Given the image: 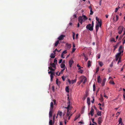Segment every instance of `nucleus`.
I'll return each mask as SVG.
<instances>
[{
    "mask_svg": "<svg viewBox=\"0 0 125 125\" xmlns=\"http://www.w3.org/2000/svg\"><path fill=\"white\" fill-rule=\"evenodd\" d=\"M67 100L68 101V102L67 103L68 106L66 107H64V108L66 109V110H67L66 116L67 117H68V119L69 120L71 116L72 115V114H70V110L72 107L70 105V102L69 98L68 97Z\"/></svg>",
    "mask_w": 125,
    "mask_h": 125,
    "instance_id": "f257e3e1",
    "label": "nucleus"
},
{
    "mask_svg": "<svg viewBox=\"0 0 125 125\" xmlns=\"http://www.w3.org/2000/svg\"><path fill=\"white\" fill-rule=\"evenodd\" d=\"M94 22L93 21H92V25L91 24H89L87 25L86 27V28L87 29L91 31H92L93 30V27L94 26Z\"/></svg>",
    "mask_w": 125,
    "mask_h": 125,
    "instance_id": "f03ea898",
    "label": "nucleus"
},
{
    "mask_svg": "<svg viewBox=\"0 0 125 125\" xmlns=\"http://www.w3.org/2000/svg\"><path fill=\"white\" fill-rule=\"evenodd\" d=\"M86 81L87 79L86 78L85 76H83V77L82 79L80 81L79 83V84L82 82H83V83L84 84Z\"/></svg>",
    "mask_w": 125,
    "mask_h": 125,
    "instance_id": "7ed1b4c3",
    "label": "nucleus"
},
{
    "mask_svg": "<svg viewBox=\"0 0 125 125\" xmlns=\"http://www.w3.org/2000/svg\"><path fill=\"white\" fill-rule=\"evenodd\" d=\"M83 19L82 16H79L78 17V21L82 24L83 22Z\"/></svg>",
    "mask_w": 125,
    "mask_h": 125,
    "instance_id": "20e7f679",
    "label": "nucleus"
},
{
    "mask_svg": "<svg viewBox=\"0 0 125 125\" xmlns=\"http://www.w3.org/2000/svg\"><path fill=\"white\" fill-rule=\"evenodd\" d=\"M65 36L63 35H61L58 38V39L59 40H63Z\"/></svg>",
    "mask_w": 125,
    "mask_h": 125,
    "instance_id": "39448f33",
    "label": "nucleus"
},
{
    "mask_svg": "<svg viewBox=\"0 0 125 125\" xmlns=\"http://www.w3.org/2000/svg\"><path fill=\"white\" fill-rule=\"evenodd\" d=\"M68 81L69 84H73L74 83H75L76 82V79H75L74 80H72L71 81L69 79H68Z\"/></svg>",
    "mask_w": 125,
    "mask_h": 125,
    "instance_id": "423d86ee",
    "label": "nucleus"
},
{
    "mask_svg": "<svg viewBox=\"0 0 125 125\" xmlns=\"http://www.w3.org/2000/svg\"><path fill=\"white\" fill-rule=\"evenodd\" d=\"M74 63V61L73 60L71 59L69 61V64L70 67H72V64Z\"/></svg>",
    "mask_w": 125,
    "mask_h": 125,
    "instance_id": "0eeeda50",
    "label": "nucleus"
},
{
    "mask_svg": "<svg viewBox=\"0 0 125 125\" xmlns=\"http://www.w3.org/2000/svg\"><path fill=\"white\" fill-rule=\"evenodd\" d=\"M120 55V52L118 53L116 55V59L115 60L116 61L118 60L119 57Z\"/></svg>",
    "mask_w": 125,
    "mask_h": 125,
    "instance_id": "6e6552de",
    "label": "nucleus"
},
{
    "mask_svg": "<svg viewBox=\"0 0 125 125\" xmlns=\"http://www.w3.org/2000/svg\"><path fill=\"white\" fill-rule=\"evenodd\" d=\"M62 111H59L58 113L57 116L56 117V118L57 117V116L58 115H59L60 116V117H62Z\"/></svg>",
    "mask_w": 125,
    "mask_h": 125,
    "instance_id": "1a4fd4ad",
    "label": "nucleus"
},
{
    "mask_svg": "<svg viewBox=\"0 0 125 125\" xmlns=\"http://www.w3.org/2000/svg\"><path fill=\"white\" fill-rule=\"evenodd\" d=\"M119 53L120 52V54L122 52H123V51L122 49V45L120 46L119 47Z\"/></svg>",
    "mask_w": 125,
    "mask_h": 125,
    "instance_id": "9d476101",
    "label": "nucleus"
},
{
    "mask_svg": "<svg viewBox=\"0 0 125 125\" xmlns=\"http://www.w3.org/2000/svg\"><path fill=\"white\" fill-rule=\"evenodd\" d=\"M50 111L49 112V117H50L52 116V113L53 111V110L50 109Z\"/></svg>",
    "mask_w": 125,
    "mask_h": 125,
    "instance_id": "9b49d317",
    "label": "nucleus"
},
{
    "mask_svg": "<svg viewBox=\"0 0 125 125\" xmlns=\"http://www.w3.org/2000/svg\"><path fill=\"white\" fill-rule=\"evenodd\" d=\"M94 109L92 108H91V110L90 112V113H89V114H90L91 115V116H93L94 114Z\"/></svg>",
    "mask_w": 125,
    "mask_h": 125,
    "instance_id": "f8f14e48",
    "label": "nucleus"
},
{
    "mask_svg": "<svg viewBox=\"0 0 125 125\" xmlns=\"http://www.w3.org/2000/svg\"><path fill=\"white\" fill-rule=\"evenodd\" d=\"M66 48L68 49H69L71 47L70 44L67 43L66 44Z\"/></svg>",
    "mask_w": 125,
    "mask_h": 125,
    "instance_id": "ddd939ff",
    "label": "nucleus"
},
{
    "mask_svg": "<svg viewBox=\"0 0 125 125\" xmlns=\"http://www.w3.org/2000/svg\"><path fill=\"white\" fill-rule=\"evenodd\" d=\"M61 67L62 68H63V69L61 71L62 72L65 69L64 67L65 66V65L64 64L62 63L61 65Z\"/></svg>",
    "mask_w": 125,
    "mask_h": 125,
    "instance_id": "4468645a",
    "label": "nucleus"
},
{
    "mask_svg": "<svg viewBox=\"0 0 125 125\" xmlns=\"http://www.w3.org/2000/svg\"><path fill=\"white\" fill-rule=\"evenodd\" d=\"M53 103L52 102L51 103H50V109L53 110Z\"/></svg>",
    "mask_w": 125,
    "mask_h": 125,
    "instance_id": "2eb2a0df",
    "label": "nucleus"
},
{
    "mask_svg": "<svg viewBox=\"0 0 125 125\" xmlns=\"http://www.w3.org/2000/svg\"><path fill=\"white\" fill-rule=\"evenodd\" d=\"M98 123L99 124H100L102 122V118L101 117H99L98 120Z\"/></svg>",
    "mask_w": 125,
    "mask_h": 125,
    "instance_id": "dca6fc26",
    "label": "nucleus"
},
{
    "mask_svg": "<svg viewBox=\"0 0 125 125\" xmlns=\"http://www.w3.org/2000/svg\"><path fill=\"white\" fill-rule=\"evenodd\" d=\"M99 28V24H97L95 26L96 31L97 32Z\"/></svg>",
    "mask_w": 125,
    "mask_h": 125,
    "instance_id": "f3484780",
    "label": "nucleus"
},
{
    "mask_svg": "<svg viewBox=\"0 0 125 125\" xmlns=\"http://www.w3.org/2000/svg\"><path fill=\"white\" fill-rule=\"evenodd\" d=\"M87 103L88 105L90 104V98L89 97H88L87 99Z\"/></svg>",
    "mask_w": 125,
    "mask_h": 125,
    "instance_id": "a211bd4d",
    "label": "nucleus"
},
{
    "mask_svg": "<svg viewBox=\"0 0 125 125\" xmlns=\"http://www.w3.org/2000/svg\"><path fill=\"white\" fill-rule=\"evenodd\" d=\"M106 79H104L102 81V86H103L105 84V81H106Z\"/></svg>",
    "mask_w": 125,
    "mask_h": 125,
    "instance_id": "6ab92c4d",
    "label": "nucleus"
},
{
    "mask_svg": "<svg viewBox=\"0 0 125 125\" xmlns=\"http://www.w3.org/2000/svg\"><path fill=\"white\" fill-rule=\"evenodd\" d=\"M55 75V73H54L53 74H51L50 77H51V81H52V79L53 77V75Z\"/></svg>",
    "mask_w": 125,
    "mask_h": 125,
    "instance_id": "aec40b11",
    "label": "nucleus"
},
{
    "mask_svg": "<svg viewBox=\"0 0 125 125\" xmlns=\"http://www.w3.org/2000/svg\"><path fill=\"white\" fill-rule=\"evenodd\" d=\"M97 81L99 83H101V79L100 78V76H99L98 77Z\"/></svg>",
    "mask_w": 125,
    "mask_h": 125,
    "instance_id": "412c9836",
    "label": "nucleus"
},
{
    "mask_svg": "<svg viewBox=\"0 0 125 125\" xmlns=\"http://www.w3.org/2000/svg\"><path fill=\"white\" fill-rule=\"evenodd\" d=\"M121 42H118V43H117L116 45L114 46V48H115L116 49L117 48V47L118 46L119 44Z\"/></svg>",
    "mask_w": 125,
    "mask_h": 125,
    "instance_id": "4be33fe9",
    "label": "nucleus"
},
{
    "mask_svg": "<svg viewBox=\"0 0 125 125\" xmlns=\"http://www.w3.org/2000/svg\"><path fill=\"white\" fill-rule=\"evenodd\" d=\"M55 57V55L53 53H52L50 56V57L52 58H54Z\"/></svg>",
    "mask_w": 125,
    "mask_h": 125,
    "instance_id": "5701e85b",
    "label": "nucleus"
},
{
    "mask_svg": "<svg viewBox=\"0 0 125 125\" xmlns=\"http://www.w3.org/2000/svg\"><path fill=\"white\" fill-rule=\"evenodd\" d=\"M82 17H83V19L84 20H86L88 19L87 18L85 15H83Z\"/></svg>",
    "mask_w": 125,
    "mask_h": 125,
    "instance_id": "b1692460",
    "label": "nucleus"
},
{
    "mask_svg": "<svg viewBox=\"0 0 125 125\" xmlns=\"http://www.w3.org/2000/svg\"><path fill=\"white\" fill-rule=\"evenodd\" d=\"M50 65L55 68H56V65L54 63H50Z\"/></svg>",
    "mask_w": 125,
    "mask_h": 125,
    "instance_id": "393cba45",
    "label": "nucleus"
},
{
    "mask_svg": "<svg viewBox=\"0 0 125 125\" xmlns=\"http://www.w3.org/2000/svg\"><path fill=\"white\" fill-rule=\"evenodd\" d=\"M91 66V62L90 61H89L87 62V66L88 67H89Z\"/></svg>",
    "mask_w": 125,
    "mask_h": 125,
    "instance_id": "a878e982",
    "label": "nucleus"
},
{
    "mask_svg": "<svg viewBox=\"0 0 125 125\" xmlns=\"http://www.w3.org/2000/svg\"><path fill=\"white\" fill-rule=\"evenodd\" d=\"M54 123V122H52V120H50L49 122V125H52Z\"/></svg>",
    "mask_w": 125,
    "mask_h": 125,
    "instance_id": "bb28decb",
    "label": "nucleus"
},
{
    "mask_svg": "<svg viewBox=\"0 0 125 125\" xmlns=\"http://www.w3.org/2000/svg\"><path fill=\"white\" fill-rule=\"evenodd\" d=\"M101 111H98L97 112V115L99 116H101L102 115H101Z\"/></svg>",
    "mask_w": 125,
    "mask_h": 125,
    "instance_id": "cd10ccee",
    "label": "nucleus"
},
{
    "mask_svg": "<svg viewBox=\"0 0 125 125\" xmlns=\"http://www.w3.org/2000/svg\"><path fill=\"white\" fill-rule=\"evenodd\" d=\"M123 28H122L120 30H119V31L118 32V33L119 34H120L122 33L123 31Z\"/></svg>",
    "mask_w": 125,
    "mask_h": 125,
    "instance_id": "c85d7f7f",
    "label": "nucleus"
},
{
    "mask_svg": "<svg viewBox=\"0 0 125 125\" xmlns=\"http://www.w3.org/2000/svg\"><path fill=\"white\" fill-rule=\"evenodd\" d=\"M101 96H100V98L99 99V100H100V101L101 102H102L103 101V97L102 96V94H101Z\"/></svg>",
    "mask_w": 125,
    "mask_h": 125,
    "instance_id": "c756f323",
    "label": "nucleus"
},
{
    "mask_svg": "<svg viewBox=\"0 0 125 125\" xmlns=\"http://www.w3.org/2000/svg\"><path fill=\"white\" fill-rule=\"evenodd\" d=\"M65 90L67 92L69 93V88L68 86H67L66 87V88H65Z\"/></svg>",
    "mask_w": 125,
    "mask_h": 125,
    "instance_id": "7c9ffc66",
    "label": "nucleus"
},
{
    "mask_svg": "<svg viewBox=\"0 0 125 125\" xmlns=\"http://www.w3.org/2000/svg\"><path fill=\"white\" fill-rule=\"evenodd\" d=\"M59 43V40H57L56 42L55 43V46H57L58 44Z\"/></svg>",
    "mask_w": 125,
    "mask_h": 125,
    "instance_id": "2f4dec72",
    "label": "nucleus"
},
{
    "mask_svg": "<svg viewBox=\"0 0 125 125\" xmlns=\"http://www.w3.org/2000/svg\"><path fill=\"white\" fill-rule=\"evenodd\" d=\"M96 19L97 21L98 22V23H100L101 22V21H99V18L97 17H96Z\"/></svg>",
    "mask_w": 125,
    "mask_h": 125,
    "instance_id": "473e14b6",
    "label": "nucleus"
},
{
    "mask_svg": "<svg viewBox=\"0 0 125 125\" xmlns=\"http://www.w3.org/2000/svg\"><path fill=\"white\" fill-rule=\"evenodd\" d=\"M96 86L95 84L94 83L93 85V91H95V90Z\"/></svg>",
    "mask_w": 125,
    "mask_h": 125,
    "instance_id": "72a5a7b5",
    "label": "nucleus"
},
{
    "mask_svg": "<svg viewBox=\"0 0 125 125\" xmlns=\"http://www.w3.org/2000/svg\"><path fill=\"white\" fill-rule=\"evenodd\" d=\"M118 122L119 124H120L121 123H122V119L121 118H120Z\"/></svg>",
    "mask_w": 125,
    "mask_h": 125,
    "instance_id": "f704fd0d",
    "label": "nucleus"
},
{
    "mask_svg": "<svg viewBox=\"0 0 125 125\" xmlns=\"http://www.w3.org/2000/svg\"><path fill=\"white\" fill-rule=\"evenodd\" d=\"M110 41L111 42H112L114 41V42H115L116 41H115V39L114 38H112L110 40Z\"/></svg>",
    "mask_w": 125,
    "mask_h": 125,
    "instance_id": "c9c22d12",
    "label": "nucleus"
},
{
    "mask_svg": "<svg viewBox=\"0 0 125 125\" xmlns=\"http://www.w3.org/2000/svg\"><path fill=\"white\" fill-rule=\"evenodd\" d=\"M75 33L74 32H73V40L75 39Z\"/></svg>",
    "mask_w": 125,
    "mask_h": 125,
    "instance_id": "e433bc0d",
    "label": "nucleus"
},
{
    "mask_svg": "<svg viewBox=\"0 0 125 125\" xmlns=\"http://www.w3.org/2000/svg\"><path fill=\"white\" fill-rule=\"evenodd\" d=\"M109 83L111 84H115V83L113 81H110Z\"/></svg>",
    "mask_w": 125,
    "mask_h": 125,
    "instance_id": "4c0bfd02",
    "label": "nucleus"
},
{
    "mask_svg": "<svg viewBox=\"0 0 125 125\" xmlns=\"http://www.w3.org/2000/svg\"><path fill=\"white\" fill-rule=\"evenodd\" d=\"M56 84H57L58 85H59V83H60V82L58 81V79L57 78L56 80Z\"/></svg>",
    "mask_w": 125,
    "mask_h": 125,
    "instance_id": "58836bf2",
    "label": "nucleus"
},
{
    "mask_svg": "<svg viewBox=\"0 0 125 125\" xmlns=\"http://www.w3.org/2000/svg\"><path fill=\"white\" fill-rule=\"evenodd\" d=\"M77 66L78 67H79V68H78V70H80L81 69V68H83V67H81V66L79 65V64H78L77 65Z\"/></svg>",
    "mask_w": 125,
    "mask_h": 125,
    "instance_id": "ea45409f",
    "label": "nucleus"
},
{
    "mask_svg": "<svg viewBox=\"0 0 125 125\" xmlns=\"http://www.w3.org/2000/svg\"><path fill=\"white\" fill-rule=\"evenodd\" d=\"M94 118L92 119V122L93 123L96 124V125H97V123H96V122H94Z\"/></svg>",
    "mask_w": 125,
    "mask_h": 125,
    "instance_id": "a19ab883",
    "label": "nucleus"
},
{
    "mask_svg": "<svg viewBox=\"0 0 125 125\" xmlns=\"http://www.w3.org/2000/svg\"><path fill=\"white\" fill-rule=\"evenodd\" d=\"M99 64L101 67H102L103 65V63L101 62H100L99 63Z\"/></svg>",
    "mask_w": 125,
    "mask_h": 125,
    "instance_id": "79ce46f5",
    "label": "nucleus"
},
{
    "mask_svg": "<svg viewBox=\"0 0 125 125\" xmlns=\"http://www.w3.org/2000/svg\"><path fill=\"white\" fill-rule=\"evenodd\" d=\"M67 53V52L66 50H65L62 52V54L64 55V54L66 53Z\"/></svg>",
    "mask_w": 125,
    "mask_h": 125,
    "instance_id": "37998d69",
    "label": "nucleus"
},
{
    "mask_svg": "<svg viewBox=\"0 0 125 125\" xmlns=\"http://www.w3.org/2000/svg\"><path fill=\"white\" fill-rule=\"evenodd\" d=\"M54 63H56L57 62V60L56 59V58H55L54 59Z\"/></svg>",
    "mask_w": 125,
    "mask_h": 125,
    "instance_id": "c03bdc74",
    "label": "nucleus"
},
{
    "mask_svg": "<svg viewBox=\"0 0 125 125\" xmlns=\"http://www.w3.org/2000/svg\"><path fill=\"white\" fill-rule=\"evenodd\" d=\"M90 14L91 15H92L94 13L93 11L92 10V9H91V10H90Z\"/></svg>",
    "mask_w": 125,
    "mask_h": 125,
    "instance_id": "a18cd8bd",
    "label": "nucleus"
},
{
    "mask_svg": "<svg viewBox=\"0 0 125 125\" xmlns=\"http://www.w3.org/2000/svg\"><path fill=\"white\" fill-rule=\"evenodd\" d=\"M83 70L80 69V70L79 71V72L81 73H82L83 72Z\"/></svg>",
    "mask_w": 125,
    "mask_h": 125,
    "instance_id": "49530a36",
    "label": "nucleus"
},
{
    "mask_svg": "<svg viewBox=\"0 0 125 125\" xmlns=\"http://www.w3.org/2000/svg\"><path fill=\"white\" fill-rule=\"evenodd\" d=\"M76 49L75 48H73L72 49V52H74V51H75V50H76Z\"/></svg>",
    "mask_w": 125,
    "mask_h": 125,
    "instance_id": "de8ad7c7",
    "label": "nucleus"
},
{
    "mask_svg": "<svg viewBox=\"0 0 125 125\" xmlns=\"http://www.w3.org/2000/svg\"><path fill=\"white\" fill-rule=\"evenodd\" d=\"M48 73L49 74L51 73V74H52L54 73L53 72H52L51 71H50L49 72H48Z\"/></svg>",
    "mask_w": 125,
    "mask_h": 125,
    "instance_id": "09e8293b",
    "label": "nucleus"
},
{
    "mask_svg": "<svg viewBox=\"0 0 125 125\" xmlns=\"http://www.w3.org/2000/svg\"><path fill=\"white\" fill-rule=\"evenodd\" d=\"M52 91H53V92H54V90H54V86H53L52 87Z\"/></svg>",
    "mask_w": 125,
    "mask_h": 125,
    "instance_id": "8fccbe9b",
    "label": "nucleus"
},
{
    "mask_svg": "<svg viewBox=\"0 0 125 125\" xmlns=\"http://www.w3.org/2000/svg\"><path fill=\"white\" fill-rule=\"evenodd\" d=\"M116 21H117L118 20V15H116Z\"/></svg>",
    "mask_w": 125,
    "mask_h": 125,
    "instance_id": "3c124183",
    "label": "nucleus"
},
{
    "mask_svg": "<svg viewBox=\"0 0 125 125\" xmlns=\"http://www.w3.org/2000/svg\"><path fill=\"white\" fill-rule=\"evenodd\" d=\"M123 97L124 98V100H125V92L123 94Z\"/></svg>",
    "mask_w": 125,
    "mask_h": 125,
    "instance_id": "603ef678",
    "label": "nucleus"
},
{
    "mask_svg": "<svg viewBox=\"0 0 125 125\" xmlns=\"http://www.w3.org/2000/svg\"><path fill=\"white\" fill-rule=\"evenodd\" d=\"M99 23V26L100 27H101L102 26V22L101 21V22L100 23Z\"/></svg>",
    "mask_w": 125,
    "mask_h": 125,
    "instance_id": "864d4df0",
    "label": "nucleus"
},
{
    "mask_svg": "<svg viewBox=\"0 0 125 125\" xmlns=\"http://www.w3.org/2000/svg\"><path fill=\"white\" fill-rule=\"evenodd\" d=\"M118 10V8H115V12H117Z\"/></svg>",
    "mask_w": 125,
    "mask_h": 125,
    "instance_id": "5fc2aeb1",
    "label": "nucleus"
},
{
    "mask_svg": "<svg viewBox=\"0 0 125 125\" xmlns=\"http://www.w3.org/2000/svg\"><path fill=\"white\" fill-rule=\"evenodd\" d=\"M99 68L97 67L96 69V73L99 71Z\"/></svg>",
    "mask_w": 125,
    "mask_h": 125,
    "instance_id": "6e6d98bb",
    "label": "nucleus"
},
{
    "mask_svg": "<svg viewBox=\"0 0 125 125\" xmlns=\"http://www.w3.org/2000/svg\"><path fill=\"white\" fill-rule=\"evenodd\" d=\"M93 100L91 101V102L92 103H93L94 102V98L93 97Z\"/></svg>",
    "mask_w": 125,
    "mask_h": 125,
    "instance_id": "4d7b16f0",
    "label": "nucleus"
},
{
    "mask_svg": "<svg viewBox=\"0 0 125 125\" xmlns=\"http://www.w3.org/2000/svg\"><path fill=\"white\" fill-rule=\"evenodd\" d=\"M62 59H60V60L59 61V63H61L62 62Z\"/></svg>",
    "mask_w": 125,
    "mask_h": 125,
    "instance_id": "13d9d810",
    "label": "nucleus"
},
{
    "mask_svg": "<svg viewBox=\"0 0 125 125\" xmlns=\"http://www.w3.org/2000/svg\"><path fill=\"white\" fill-rule=\"evenodd\" d=\"M73 18H76V15L74 14L73 15Z\"/></svg>",
    "mask_w": 125,
    "mask_h": 125,
    "instance_id": "bf43d9fd",
    "label": "nucleus"
},
{
    "mask_svg": "<svg viewBox=\"0 0 125 125\" xmlns=\"http://www.w3.org/2000/svg\"><path fill=\"white\" fill-rule=\"evenodd\" d=\"M62 77L63 81H64L65 80V79L64 78V76H62Z\"/></svg>",
    "mask_w": 125,
    "mask_h": 125,
    "instance_id": "052dcab7",
    "label": "nucleus"
},
{
    "mask_svg": "<svg viewBox=\"0 0 125 125\" xmlns=\"http://www.w3.org/2000/svg\"><path fill=\"white\" fill-rule=\"evenodd\" d=\"M55 50V51H57L58 52H60V51H61V50H58L57 48Z\"/></svg>",
    "mask_w": 125,
    "mask_h": 125,
    "instance_id": "680f3d73",
    "label": "nucleus"
},
{
    "mask_svg": "<svg viewBox=\"0 0 125 125\" xmlns=\"http://www.w3.org/2000/svg\"><path fill=\"white\" fill-rule=\"evenodd\" d=\"M84 57H85V60H86V61L88 59V58L86 57L85 56H84Z\"/></svg>",
    "mask_w": 125,
    "mask_h": 125,
    "instance_id": "e2e57ef3",
    "label": "nucleus"
},
{
    "mask_svg": "<svg viewBox=\"0 0 125 125\" xmlns=\"http://www.w3.org/2000/svg\"><path fill=\"white\" fill-rule=\"evenodd\" d=\"M64 54L62 53L61 54V57L62 58H64V57L63 56Z\"/></svg>",
    "mask_w": 125,
    "mask_h": 125,
    "instance_id": "0e129e2a",
    "label": "nucleus"
},
{
    "mask_svg": "<svg viewBox=\"0 0 125 125\" xmlns=\"http://www.w3.org/2000/svg\"><path fill=\"white\" fill-rule=\"evenodd\" d=\"M51 71H54L55 70V69H53L52 68H51Z\"/></svg>",
    "mask_w": 125,
    "mask_h": 125,
    "instance_id": "69168bd1",
    "label": "nucleus"
},
{
    "mask_svg": "<svg viewBox=\"0 0 125 125\" xmlns=\"http://www.w3.org/2000/svg\"><path fill=\"white\" fill-rule=\"evenodd\" d=\"M53 101L54 102V105H55L56 104V100H54Z\"/></svg>",
    "mask_w": 125,
    "mask_h": 125,
    "instance_id": "338daca9",
    "label": "nucleus"
},
{
    "mask_svg": "<svg viewBox=\"0 0 125 125\" xmlns=\"http://www.w3.org/2000/svg\"><path fill=\"white\" fill-rule=\"evenodd\" d=\"M59 125H63L62 123V122H60Z\"/></svg>",
    "mask_w": 125,
    "mask_h": 125,
    "instance_id": "774afa93",
    "label": "nucleus"
}]
</instances>
